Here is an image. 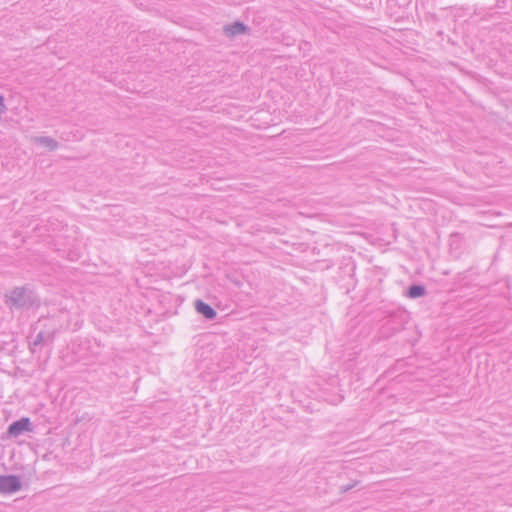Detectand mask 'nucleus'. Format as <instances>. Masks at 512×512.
<instances>
[{"label":"nucleus","mask_w":512,"mask_h":512,"mask_svg":"<svg viewBox=\"0 0 512 512\" xmlns=\"http://www.w3.org/2000/svg\"><path fill=\"white\" fill-rule=\"evenodd\" d=\"M245 31V27L241 23H236L233 26L227 28V32L234 35Z\"/></svg>","instance_id":"nucleus-4"},{"label":"nucleus","mask_w":512,"mask_h":512,"mask_svg":"<svg viewBox=\"0 0 512 512\" xmlns=\"http://www.w3.org/2000/svg\"><path fill=\"white\" fill-rule=\"evenodd\" d=\"M424 294V289L420 286H413L409 289V295L413 298L422 296Z\"/></svg>","instance_id":"nucleus-5"},{"label":"nucleus","mask_w":512,"mask_h":512,"mask_svg":"<svg viewBox=\"0 0 512 512\" xmlns=\"http://www.w3.org/2000/svg\"><path fill=\"white\" fill-rule=\"evenodd\" d=\"M4 104H3V101H2V98H0V114L4 111Z\"/></svg>","instance_id":"nucleus-6"},{"label":"nucleus","mask_w":512,"mask_h":512,"mask_svg":"<svg viewBox=\"0 0 512 512\" xmlns=\"http://www.w3.org/2000/svg\"><path fill=\"white\" fill-rule=\"evenodd\" d=\"M30 429L29 419L23 418L17 422H14L10 425L8 432L12 436H17L24 431H28Z\"/></svg>","instance_id":"nucleus-2"},{"label":"nucleus","mask_w":512,"mask_h":512,"mask_svg":"<svg viewBox=\"0 0 512 512\" xmlns=\"http://www.w3.org/2000/svg\"><path fill=\"white\" fill-rule=\"evenodd\" d=\"M196 309L199 313H201L208 319H212L216 315L215 311L209 305L202 301H197Z\"/></svg>","instance_id":"nucleus-3"},{"label":"nucleus","mask_w":512,"mask_h":512,"mask_svg":"<svg viewBox=\"0 0 512 512\" xmlns=\"http://www.w3.org/2000/svg\"><path fill=\"white\" fill-rule=\"evenodd\" d=\"M20 489V482L15 476H0V492L12 493Z\"/></svg>","instance_id":"nucleus-1"}]
</instances>
